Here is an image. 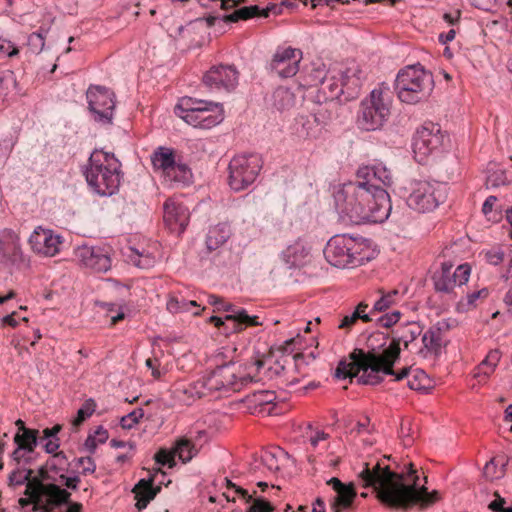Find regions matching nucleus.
<instances>
[{
    "label": "nucleus",
    "mask_w": 512,
    "mask_h": 512,
    "mask_svg": "<svg viewBox=\"0 0 512 512\" xmlns=\"http://www.w3.org/2000/svg\"><path fill=\"white\" fill-rule=\"evenodd\" d=\"M408 195L406 203L409 208L426 213L435 210L447 198V187L437 181L412 180L405 187Z\"/></svg>",
    "instance_id": "9"
},
{
    "label": "nucleus",
    "mask_w": 512,
    "mask_h": 512,
    "mask_svg": "<svg viewBox=\"0 0 512 512\" xmlns=\"http://www.w3.org/2000/svg\"><path fill=\"white\" fill-rule=\"evenodd\" d=\"M395 336L392 338L391 343L386 348V357L395 359V362L400 357V344L403 343L407 348L410 343L417 339L422 333L421 326L416 322H409L403 328L394 332Z\"/></svg>",
    "instance_id": "22"
},
{
    "label": "nucleus",
    "mask_w": 512,
    "mask_h": 512,
    "mask_svg": "<svg viewBox=\"0 0 512 512\" xmlns=\"http://www.w3.org/2000/svg\"><path fill=\"white\" fill-rule=\"evenodd\" d=\"M47 467L54 473L64 471L66 466L69 465L68 459L64 452L60 451L55 453L47 462Z\"/></svg>",
    "instance_id": "48"
},
{
    "label": "nucleus",
    "mask_w": 512,
    "mask_h": 512,
    "mask_svg": "<svg viewBox=\"0 0 512 512\" xmlns=\"http://www.w3.org/2000/svg\"><path fill=\"white\" fill-rule=\"evenodd\" d=\"M38 430L25 429L22 433H16L14 436V442L16 445H20V448H24L28 453L34 451L38 443Z\"/></svg>",
    "instance_id": "39"
},
{
    "label": "nucleus",
    "mask_w": 512,
    "mask_h": 512,
    "mask_svg": "<svg viewBox=\"0 0 512 512\" xmlns=\"http://www.w3.org/2000/svg\"><path fill=\"white\" fill-rule=\"evenodd\" d=\"M29 244L34 252L52 257L60 251L61 236L51 229L37 227L29 237Z\"/></svg>",
    "instance_id": "19"
},
{
    "label": "nucleus",
    "mask_w": 512,
    "mask_h": 512,
    "mask_svg": "<svg viewBox=\"0 0 512 512\" xmlns=\"http://www.w3.org/2000/svg\"><path fill=\"white\" fill-rule=\"evenodd\" d=\"M75 256L86 268L95 272H107L111 268V258L104 248L82 245L76 248Z\"/></svg>",
    "instance_id": "18"
},
{
    "label": "nucleus",
    "mask_w": 512,
    "mask_h": 512,
    "mask_svg": "<svg viewBox=\"0 0 512 512\" xmlns=\"http://www.w3.org/2000/svg\"><path fill=\"white\" fill-rule=\"evenodd\" d=\"M207 102L206 100L183 97L175 106L174 112L186 122L188 116H192V114H195V111H198L200 108L207 107Z\"/></svg>",
    "instance_id": "33"
},
{
    "label": "nucleus",
    "mask_w": 512,
    "mask_h": 512,
    "mask_svg": "<svg viewBox=\"0 0 512 512\" xmlns=\"http://www.w3.org/2000/svg\"><path fill=\"white\" fill-rule=\"evenodd\" d=\"M260 8L257 5L245 6L231 14L223 16V22H238L239 20H247L252 17L258 16Z\"/></svg>",
    "instance_id": "40"
},
{
    "label": "nucleus",
    "mask_w": 512,
    "mask_h": 512,
    "mask_svg": "<svg viewBox=\"0 0 512 512\" xmlns=\"http://www.w3.org/2000/svg\"><path fill=\"white\" fill-rule=\"evenodd\" d=\"M167 309L171 313L188 312L187 300H185V299L179 300L175 297H171L167 302Z\"/></svg>",
    "instance_id": "57"
},
{
    "label": "nucleus",
    "mask_w": 512,
    "mask_h": 512,
    "mask_svg": "<svg viewBox=\"0 0 512 512\" xmlns=\"http://www.w3.org/2000/svg\"><path fill=\"white\" fill-rule=\"evenodd\" d=\"M15 85L16 79L14 72L11 70H0V95H7Z\"/></svg>",
    "instance_id": "47"
},
{
    "label": "nucleus",
    "mask_w": 512,
    "mask_h": 512,
    "mask_svg": "<svg viewBox=\"0 0 512 512\" xmlns=\"http://www.w3.org/2000/svg\"><path fill=\"white\" fill-rule=\"evenodd\" d=\"M86 98L94 120L102 124H112L115 94L104 86L91 85L86 92Z\"/></svg>",
    "instance_id": "11"
},
{
    "label": "nucleus",
    "mask_w": 512,
    "mask_h": 512,
    "mask_svg": "<svg viewBox=\"0 0 512 512\" xmlns=\"http://www.w3.org/2000/svg\"><path fill=\"white\" fill-rule=\"evenodd\" d=\"M151 162L155 170H161L165 175L176 163L174 151L171 148L160 146L152 153Z\"/></svg>",
    "instance_id": "31"
},
{
    "label": "nucleus",
    "mask_w": 512,
    "mask_h": 512,
    "mask_svg": "<svg viewBox=\"0 0 512 512\" xmlns=\"http://www.w3.org/2000/svg\"><path fill=\"white\" fill-rule=\"evenodd\" d=\"M173 450L168 451L166 449H160L154 456L156 463L160 465H169V467L175 466Z\"/></svg>",
    "instance_id": "54"
},
{
    "label": "nucleus",
    "mask_w": 512,
    "mask_h": 512,
    "mask_svg": "<svg viewBox=\"0 0 512 512\" xmlns=\"http://www.w3.org/2000/svg\"><path fill=\"white\" fill-rule=\"evenodd\" d=\"M121 163L113 153L95 149L83 171L88 186L100 196H112L122 178Z\"/></svg>",
    "instance_id": "4"
},
{
    "label": "nucleus",
    "mask_w": 512,
    "mask_h": 512,
    "mask_svg": "<svg viewBox=\"0 0 512 512\" xmlns=\"http://www.w3.org/2000/svg\"><path fill=\"white\" fill-rule=\"evenodd\" d=\"M143 416L144 410L142 408L135 409L121 418L120 425L123 429H131Z\"/></svg>",
    "instance_id": "51"
},
{
    "label": "nucleus",
    "mask_w": 512,
    "mask_h": 512,
    "mask_svg": "<svg viewBox=\"0 0 512 512\" xmlns=\"http://www.w3.org/2000/svg\"><path fill=\"white\" fill-rule=\"evenodd\" d=\"M350 241L352 267L363 265L377 256V251L372 248L370 240L350 236Z\"/></svg>",
    "instance_id": "25"
},
{
    "label": "nucleus",
    "mask_w": 512,
    "mask_h": 512,
    "mask_svg": "<svg viewBox=\"0 0 512 512\" xmlns=\"http://www.w3.org/2000/svg\"><path fill=\"white\" fill-rule=\"evenodd\" d=\"M357 178L362 181H369L367 185L373 189L383 188L380 184L388 186L392 183L391 172L381 165L359 168Z\"/></svg>",
    "instance_id": "24"
},
{
    "label": "nucleus",
    "mask_w": 512,
    "mask_h": 512,
    "mask_svg": "<svg viewBox=\"0 0 512 512\" xmlns=\"http://www.w3.org/2000/svg\"><path fill=\"white\" fill-rule=\"evenodd\" d=\"M444 140V134L439 124L425 122L417 129L413 137V152L418 162H423L434 151L438 150Z\"/></svg>",
    "instance_id": "12"
},
{
    "label": "nucleus",
    "mask_w": 512,
    "mask_h": 512,
    "mask_svg": "<svg viewBox=\"0 0 512 512\" xmlns=\"http://www.w3.org/2000/svg\"><path fill=\"white\" fill-rule=\"evenodd\" d=\"M33 470L28 468L18 467L14 469L8 477L9 486H21L23 484L28 486L29 482H32Z\"/></svg>",
    "instance_id": "41"
},
{
    "label": "nucleus",
    "mask_w": 512,
    "mask_h": 512,
    "mask_svg": "<svg viewBox=\"0 0 512 512\" xmlns=\"http://www.w3.org/2000/svg\"><path fill=\"white\" fill-rule=\"evenodd\" d=\"M273 506L266 500L258 498L249 506L247 512H272Z\"/></svg>",
    "instance_id": "59"
},
{
    "label": "nucleus",
    "mask_w": 512,
    "mask_h": 512,
    "mask_svg": "<svg viewBox=\"0 0 512 512\" xmlns=\"http://www.w3.org/2000/svg\"><path fill=\"white\" fill-rule=\"evenodd\" d=\"M390 113L388 93L380 87L375 88L360 103L356 117L357 127L367 132L381 130L388 121Z\"/></svg>",
    "instance_id": "8"
},
{
    "label": "nucleus",
    "mask_w": 512,
    "mask_h": 512,
    "mask_svg": "<svg viewBox=\"0 0 512 512\" xmlns=\"http://www.w3.org/2000/svg\"><path fill=\"white\" fill-rule=\"evenodd\" d=\"M360 484L364 488H372L377 499L386 507L393 509H408L415 505L427 508L440 499L437 490L429 492L412 463L408 471L395 472L380 461L370 466L364 463L363 470L358 474Z\"/></svg>",
    "instance_id": "1"
},
{
    "label": "nucleus",
    "mask_w": 512,
    "mask_h": 512,
    "mask_svg": "<svg viewBox=\"0 0 512 512\" xmlns=\"http://www.w3.org/2000/svg\"><path fill=\"white\" fill-rule=\"evenodd\" d=\"M496 464H495V461L494 459H491L489 462L486 463V465L484 466V469H483V474L484 476L489 479V480H493V479H496V478H499L500 475L497 474L496 472Z\"/></svg>",
    "instance_id": "64"
},
{
    "label": "nucleus",
    "mask_w": 512,
    "mask_h": 512,
    "mask_svg": "<svg viewBox=\"0 0 512 512\" xmlns=\"http://www.w3.org/2000/svg\"><path fill=\"white\" fill-rule=\"evenodd\" d=\"M231 229L227 223H219L209 228L206 236V248L209 252L223 246L231 236Z\"/></svg>",
    "instance_id": "30"
},
{
    "label": "nucleus",
    "mask_w": 512,
    "mask_h": 512,
    "mask_svg": "<svg viewBox=\"0 0 512 512\" xmlns=\"http://www.w3.org/2000/svg\"><path fill=\"white\" fill-rule=\"evenodd\" d=\"M327 76L326 67L323 63L314 66L311 71L306 75V84L310 88L320 85Z\"/></svg>",
    "instance_id": "44"
},
{
    "label": "nucleus",
    "mask_w": 512,
    "mask_h": 512,
    "mask_svg": "<svg viewBox=\"0 0 512 512\" xmlns=\"http://www.w3.org/2000/svg\"><path fill=\"white\" fill-rule=\"evenodd\" d=\"M505 253L501 248H493L486 251L485 258L491 265H499L504 260Z\"/></svg>",
    "instance_id": "58"
},
{
    "label": "nucleus",
    "mask_w": 512,
    "mask_h": 512,
    "mask_svg": "<svg viewBox=\"0 0 512 512\" xmlns=\"http://www.w3.org/2000/svg\"><path fill=\"white\" fill-rule=\"evenodd\" d=\"M367 184L369 181L358 178L343 184L334 195L336 207L351 222L382 223L392 210L390 196L384 188L373 189Z\"/></svg>",
    "instance_id": "2"
},
{
    "label": "nucleus",
    "mask_w": 512,
    "mask_h": 512,
    "mask_svg": "<svg viewBox=\"0 0 512 512\" xmlns=\"http://www.w3.org/2000/svg\"><path fill=\"white\" fill-rule=\"evenodd\" d=\"M175 456L183 462H189L194 456L198 454V449L195 444L188 439L187 437H181L176 442L174 447L172 448Z\"/></svg>",
    "instance_id": "36"
},
{
    "label": "nucleus",
    "mask_w": 512,
    "mask_h": 512,
    "mask_svg": "<svg viewBox=\"0 0 512 512\" xmlns=\"http://www.w3.org/2000/svg\"><path fill=\"white\" fill-rule=\"evenodd\" d=\"M368 308V304L361 302L356 307L355 311L351 315H346L340 321L338 328L340 329H349L352 327L357 320L361 319L364 322L372 321L371 314L367 313L366 310Z\"/></svg>",
    "instance_id": "38"
},
{
    "label": "nucleus",
    "mask_w": 512,
    "mask_h": 512,
    "mask_svg": "<svg viewBox=\"0 0 512 512\" xmlns=\"http://www.w3.org/2000/svg\"><path fill=\"white\" fill-rule=\"evenodd\" d=\"M153 482V477L141 479L132 490L137 500L135 506L139 511L145 509L149 502L152 501L161 490L160 486L154 487Z\"/></svg>",
    "instance_id": "26"
},
{
    "label": "nucleus",
    "mask_w": 512,
    "mask_h": 512,
    "mask_svg": "<svg viewBox=\"0 0 512 512\" xmlns=\"http://www.w3.org/2000/svg\"><path fill=\"white\" fill-rule=\"evenodd\" d=\"M385 374H382L384 377ZM395 377V381H401L403 379L407 380V386L412 390H423L428 387L429 377L428 375L421 370L412 371L411 368H403L400 372L394 374H390Z\"/></svg>",
    "instance_id": "29"
},
{
    "label": "nucleus",
    "mask_w": 512,
    "mask_h": 512,
    "mask_svg": "<svg viewBox=\"0 0 512 512\" xmlns=\"http://www.w3.org/2000/svg\"><path fill=\"white\" fill-rule=\"evenodd\" d=\"M495 500L490 502L488 508L493 512H512V506H506L505 498L501 497L497 492L495 493Z\"/></svg>",
    "instance_id": "56"
},
{
    "label": "nucleus",
    "mask_w": 512,
    "mask_h": 512,
    "mask_svg": "<svg viewBox=\"0 0 512 512\" xmlns=\"http://www.w3.org/2000/svg\"><path fill=\"white\" fill-rule=\"evenodd\" d=\"M388 335L383 332L372 333L366 342L367 351L355 348L349 354V361H339L334 376L338 379H352L358 376L357 382L362 385H377L383 381L382 374H394L393 366L395 359L386 357V348L382 353L380 350L385 347Z\"/></svg>",
    "instance_id": "3"
},
{
    "label": "nucleus",
    "mask_w": 512,
    "mask_h": 512,
    "mask_svg": "<svg viewBox=\"0 0 512 512\" xmlns=\"http://www.w3.org/2000/svg\"><path fill=\"white\" fill-rule=\"evenodd\" d=\"M313 93L314 91H311L310 95L315 104L329 105H332L333 101L338 100L341 95L347 94L342 77L337 79L335 76H326L319 88L316 89L315 95H312Z\"/></svg>",
    "instance_id": "21"
},
{
    "label": "nucleus",
    "mask_w": 512,
    "mask_h": 512,
    "mask_svg": "<svg viewBox=\"0 0 512 512\" xmlns=\"http://www.w3.org/2000/svg\"><path fill=\"white\" fill-rule=\"evenodd\" d=\"M190 214L188 209L172 200L164 203V222L171 232L180 235L189 223Z\"/></svg>",
    "instance_id": "23"
},
{
    "label": "nucleus",
    "mask_w": 512,
    "mask_h": 512,
    "mask_svg": "<svg viewBox=\"0 0 512 512\" xmlns=\"http://www.w3.org/2000/svg\"><path fill=\"white\" fill-rule=\"evenodd\" d=\"M191 176L190 168L184 163L177 162L164 175L166 181L180 184H188L191 180Z\"/></svg>",
    "instance_id": "37"
},
{
    "label": "nucleus",
    "mask_w": 512,
    "mask_h": 512,
    "mask_svg": "<svg viewBox=\"0 0 512 512\" xmlns=\"http://www.w3.org/2000/svg\"><path fill=\"white\" fill-rule=\"evenodd\" d=\"M450 329L451 325L447 319H441L431 325L422 335L423 347L419 354L423 358H439L448 345L449 341L445 336Z\"/></svg>",
    "instance_id": "14"
},
{
    "label": "nucleus",
    "mask_w": 512,
    "mask_h": 512,
    "mask_svg": "<svg viewBox=\"0 0 512 512\" xmlns=\"http://www.w3.org/2000/svg\"><path fill=\"white\" fill-rule=\"evenodd\" d=\"M343 85L346 86L347 95L344 97L345 101L353 99L357 96L359 89L362 85V70L358 64L353 63L341 72Z\"/></svg>",
    "instance_id": "27"
},
{
    "label": "nucleus",
    "mask_w": 512,
    "mask_h": 512,
    "mask_svg": "<svg viewBox=\"0 0 512 512\" xmlns=\"http://www.w3.org/2000/svg\"><path fill=\"white\" fill-rule=\"evenodd\" d=\"M302 52L292 47H278L270 62V69L281 78L297 74Z\"/></svg>",
    "instance_id": "17"
},
{
    "label": "nucleus",
    "mask_w": 512,
    "mask_h": 512,
    "mask_svg": "<svg viewBox=\"0 0 512 512\" xmlns=\"http://www.w3.org/2000/svg\"><path fill=\"white\" fill-rule=\"evenodd\" d=\"M434 88L431 73L420 65L400 70L395 80V90L401 102L416 104L429 98Z\"/></svg>",
    "instance_id": "6"
},
{
    "label": "nucleus",
    "mask_w": 512,
    "mask_h": 512,
    "mask_svg": "<svg viewBox=\"0 0 512 512\" xmlns=\"http://www.w3.org/2000/svg\"><path fill=\"white\" fill-rule=\"evenodd\" d=\"M0 51L6 53L9 57L16 56L19 50L15 45L8 39L0 36Z\"/></svg>",
    "instance_id": "62"
},
{
    "label": "nucleus",
    "mask_w": 512,
    "mask_h": 512,
    "mask_svg": "<svg viewBox=\"0 0 512 512\" xmlns=\"http://www.w3.org/2000/svg\"><path fill=\"white\" fill-rule=\"evenodd\" d=\"M134 257H138V261L135 262V266L141 269H147L153 266L154 260L150 255H143L138 251H134Z\"/></svg>",
    "instance_id": "63"
},
{
    "label": "nucleus",
    "mask_w": 512,
    "mask_h": 512,
    "mask_svg": "<svg viewBox=\"0 0 512 512\" xmlns=\"http://www.w3.org/2000/svg\"><path fill=\"white\" fill-rule=\"evenodd\" d=\"M96 404L93 399H88L77 412V417L73 421L74 426H79L95 411Z\"/></svg>",
    "instance_id": "49"
},
{
    "label": "nucleus",
    "mask_w": 512,
    "mask_h": 512,
    "mask_svg": "<svg viewBox=\"0 0 512 512\" xmlns=\"http://www.w3.org/2000/svg\"><path fill=\"white\" fill-rule=\"evenodd\" d=\"M379 292L382 293V295L374 303L371 313L386 311L391 306L396 304V297L399 295L398 290H391L387 293H384L383 291L380 290Z\"/></svg>",
    "instance_id": "43"
},
{
    "label": "nucleus",
    "mask_w": 512,
    "mask_h": 512,
    "mask_svg": "<svg viewBox=\"0 0 512 512\" xmlns=\"http://www.w3.org/2000/svg\"><path fill=\"white\" fill-rule=\"evenodd\" d=\"M51 472L52 471L50 470V468H48L47 464H45L39 467L37 476L32 475V481L38 480L39 482H41L42 485L57 484V478L54 477L51 474Z\"/></svg>",
    "instance_id": "52"
},
{
    "label": "nucleus",
    "mask_w": 512,
    "mask_h": 512,
    "mask_svg": "<svg viewBox=\"0 0 512 512\" xmlns=\"http://www.w3.org/2000/svg\"><path fill=\"white\" fill-rule=\"evenodd\" d=\"M208 303L216 308L217 311H226L233 314V310H237L232 304L225 303L223 298L217 295H209Z\"/></svg>",
    "instance_id": "55"
},
{
    "label": "nucleus",
    "mask_w": 512,
    "mask_h": 512,
    "mask_svg": "<svg viewBox=\"0 0 512 512\" xmlns=\"http://www.w3.org/2000/svg\"><path fill=\"white\" fill-rule=\"evenodd\" d=\"M453 264L444 262L441 269L436 271L433 276L434 289L438 293L452 294L456 287L466 284L470 275V267L467 264L458 265L453 271Z\"/></svg>",
    "instance_id": "13"
},
{
    "label": "nucleus",
    "mask_w": 512,
    "mask_h": 512,
    "mask_svg": "<svg viewBox=\"0 0 512 512\" xmlns=\"http://www.w3.org/2000/svg\"><path fill=\"white\" fill-rule=\"evenodd\" d=\"M294 93L286 87H278L272 94V105L278 111H286L294 107Z\"/></svg>",
    "instance_id": "35"
},
{
    "label": "nucleus",
    "mask_w": 512,
    "mask_h": 512,
    "mask_svg": "<svg viewBox=\"0 0 512 512\" xmlns=\"http://www.w3.org/2000/svg\"><path fill=\"white\" fill-rule=\"evenodd\" d=\"M24 495L18 499V504L22 509L31 506L26 512L54 511L67 504L71 498V493L59 485H42L38 480L28 483Z\"/></svg>",
    "instance_id": "7"
},
{
    "label": "nucleus",
    "mask_w": 512,
    "mask_h": 512,
    "mask_svg": "<svg viewBox=\"0 0 512 512\" xmlns=\"http://www.w3.org/2000/svg\"><path fill=\"white\" fill-rule=\"evenodd\" d=\"M309 253L301 241H295L282 252V259L288 268L301 267L306 263Z\"/></svg>",
    "instance_id": "28"
},
{
    "label": "nucleus",
    "mask_w": 512,
    "mask_h": 512,
    "mask_svg": "<svg viewBox=\"0 0 512 512\" xmlns=\"http://www.w3.org/2000/svg\"><path fill=\"white\" fill-rule=\"evenodd\" d=\"M317 108L313 109L314 122L318 125H325L327 120L331 118L332 108L336 106V102L333 101L332 105L329 104H316Z\"/></svg>",
    "instance_id": "46"
},
{
    "label": "nucleus",
    "mask_w": 512,
    "mask_h": 512,
    "mask_svg": "<svg viewBox=\"0 0 512 512\" xmlns=\"http://www.w3.org/2000/svg\"><path fill=\"white\" fill-rule=\"evenodd\" d=\"M76 461H77L78 466L83 467L82 474L86 475V474H92L95 472L96 464L90 456L80 457Z\"/></svg>",
    "instance_id": "60"
},
{
    "label": "nucleus",
    "mask_w": 512,
    "mask_h": 512,
    "mask_svg": "<svg viewBox=\"0 0 512 512\" xmlns=\"http://www.w3.org/2000/svg\"><path fill=\"white\" fill-rule=\"evenodd\" d=\"M239 72L233 65H218L211 67L203 76V83L211 91L234 90L238 84Z\"/></svg>",
    "instance_id": "15"
},
{
    "label": "nucleus",
    "mask_w": 512,
    "mask_h": 512,
    "mask_svg": "<svg viewBox=\"0 0 512 512\" xmlns=\"http://www.w3.org/2000/svg\"><path fill=\"white\" fill-rule=\"evenodd\" d=\"M3 257L6 259V263L17 269L26 268L29 265L27 257L22 252L21 248L17 245L12 247V250Z\"/></svg>",
    "instance_id": "42"
},
{
    "label": "nucleus",
    "mask_w": 512,
    "mask_h": 512,
    "mask_svg": "<svg viewBox=\"0 0 512 512\" xmlns=\"http://www.w3.org/2000/svg\"><path fill=\"white\" fill-rule=\"evenodd\" d=\"M226 321H231L233 326L230 328L232 332L242 331L247 326H258V316H249L244 309L233 310V314L225 316Z\"/></svg>",
    "instance_id": "34"
},
{
    "label": "nucleus",
    "mask_w": 512,
    "mask_h": 512,
    "mask_svg": "<svg viewBox=\"0 0 512 512\" xmlns=\"http://www.w3.org/2000/svg\"><path fill=\"white\" fill-rule=\"evenodd\" d=\"M401 317V312L398 310H395L391 313H386L376 319L377 325L384 327V328H390L393 325H395Z\"/></svg>",
    "instance_id": "53"
},
{
    "label": "nucleus",
    "mask_w": 512,
    "mask_h": 512,
    "mask_svg": "<svg viewBox=\"0 0 512 512\" xmlns=\"http://www.w3.org/2000/svg\"><path fill=\"white\" fill-rule=\"evenodd\" d=\"M351 243L346 234L331 237L323 251L327 262L337 268L352 267Z\"/></svg>",
    "instance_id": "16"
},
{
    "label": "nucleus",
    "mask_w": 512,
    "mask_h": 512,
    "mask_svg": "<svg viewBox=\"0 0 512 512\" xmlns=\"http://www.w3.org/2000/svg\"><path fill=\"white\" fill-rule=\"evenodd\" d=\"M224 120V110L221 103L207 102V107L200 108L195 114L188 116L187 124L202 129H210Z\"/></svg>",
    "instance_id": "20"
},
{
    "label": "nucleus",
    "mask_w": 512,
    "mask_h": 512,
    "mask_svg": "<svg viewBox=\"0 0 512 512\" xmlns=\"http://www.w3.org/2000/svg\"><path fill=\"white\" fill-rule=\"evenodd\" d=\"M357 494L353 483L347 484V487L338 491L331 502L332 512H343L351 508Z\"/></svg>",
    "instance_id": "32"
},
{
    "label": "nucleus",
    "mask_w": 512,
    "mask_h": 512,
    "mask_svg": "<svg viewBox=\"0 0 512 512\" xmlns=\"http://www.w3.org/2000/svg\"><path fill=\"white\" fill-rule=\"evenodd\" d=\"M27 46L32 53L39 54L45 46L44 35L40 32H33L28 37Z\"/></svg>",
    "instance_id": "50"
},
{
    "label": "nucleus",
    "mask_w": 512,
    "mask_h": 512,
    "mask_svg": "<svg viewBox=\"0 0 512 512\" xmlns=\"http://www.w3.org/2000/svg\"><path fill=\"white\" fill-rule=\"evenodd\" d=\"M254 402L258 405L272 403L275 399L274 392L272 391H258L253 394Z\"/></svg>",
    "instance_id": "61"
},
{
    "label": "nucleus",
    "mask_w": 512,
    "mask_h": 512,
    "mask_svg": "<svg viewBox=\"0 0 512 512\" xmlns=\"http://www.w3.org/2000/svg\"><path fill=\"white\" fill-rule=\"evenodd\" d=\"M509 183V180L506 176V173L502 169L489 170V173L486 177V188H497L502 185H506Z\"/></svg>",
    "instance_id": "45"
},
{
    "label": "nucleus",
    "mask_w": 512,
    "mask_h": 512,
    "mask_svg": "<svg viewBox=\"0 0 512 512\" xmlns=\"http://www.w3.org/2000/svg\"><path fill=\"white\" fill-rule=\"evenodd\" d=\"M254 381L247 368L236 363L218 366L208 377L197 381L193 387L184 390L191 396L201 398L213 391H239L242 387Z\"/></svg>",
    "instance_id": "5"
},
{
    "label": "nucleus",
    "mask_w": 512,
    "mask_h": 512,
    "mask_svg": "<svg viewBox=\"0 0 512 512\" xmlns=\"http://www.w3.org/2000/svg\"><path fill=\"white\" fill-rule=\"evenodd\" d=\"M229 185L235 191L246 189L256 180L262 169L258 154L235 156L229 163Z\"/></svg>",
    "instance_id": "10"
}]
</instances>
